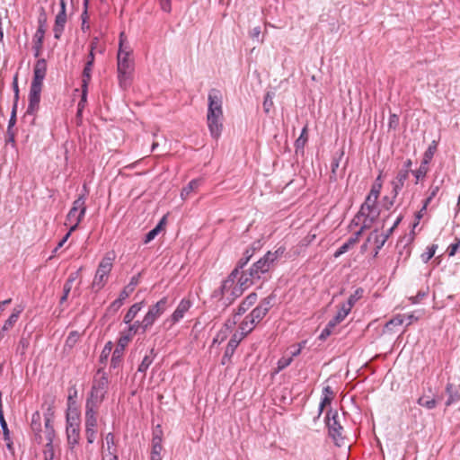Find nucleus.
<instances>
[{
	"label": "nucleus",
	"instance_id": "5fc2aeb1",
	"mask_svg": "<svg viewBox=\"0 0 460 460\" xmlns=\"http://www.w3.org/2000/svg\"><path fill=\"white\" fill-rule=\"evenodd\" d=\"M234 284L233 282H231V280H228L227 279H225L222 282L219 295L224 296L226 295V293H227L229 290H231L234 288Z\"/></svg>",
	"mask_w": 460,
	"mask_h": 460
},
{
	"label": "nucleus",
	"instance_id": "39448f33",
	"mask_svg": "<svg viewBox=\"0 0 460 460\" xmlns=\"http://www.w3.org/2000/svg\"><path fill=\"white\" fill-rule=\"evenodd\" d=\"M109 380L107 376L102 373V376H95L93 380L92 388L86 400V405L91 407H99L103 402L108 392Z\"/></svg>",
	"mask_w": 460,
	"mask_h": 460
},
{
	"label": "nucleus",
	"instance_id": "2f4dec72",
	"mask_svg": "<svg viewBox=\"0 0 460 460\" xmlns=\"http://www.w3.org/2000/svg\"><path fill=\"white\" fill-rule=\"evenodd\" d=\"M255 325H251L249 319H247V316L244 318V320L240 324V330L241 332H235L234 334H242V340L250 333Z\"/></svg>",
	"mask_w": 460,
	"mask_h": 460
},
{
	"label": "nucleus",
	"instance_id": "9b49d317",
	"mask_svg": "<svg viewBox=\"0 0 460 460\" xmlns=\"http://www.w3.org/2000/svg\"><path fill=\"white\" fill-rule=\"evenodd\" d=\"M400 436L397 437V441L394 438H387L385 442L386 456L384 455L385 460H402L399 456L400 450L398 446L400 445Z\"/></svg>",
	"mask_w": 460,
	"mask_h": 460
},
{
	"label": "nucleus",
	"instance_id": "13d9d810",
	"mask_svg": "<svg viewBox=\"0 0 460 460\" xmlns=\"http://www.w3.org/2000/svg\"><path fill=\"white\" fill-rule=\"evenodd\" d=\"M13 93H14L13 103H16V105H18V101H19V86H18V75H15L14 77H13Z\"/></svg>",
	"mask_w": 460,
	"mask_h": 460
},
{
	"label": "nucleus",
	"instance_id": "a211bd4d",
	"mask_svg": "<svg viewBox=\"0 0 460 460\" xmlns=\"http://www.w3.org/2000/svg\"><path fill=\"white\" fill-rule=\"evenodd\" d=\"M44 34H45V29L43 28L42 25H40L34 34V37H33V40H34L33 49L35 50L34 56L36 58H38L40 54V50L42 49V44H43Z\"/></svg>",
	"mask_w": 460,
	"mask_h": 460
},
{
	"label": "nucleus",
	"instance_id": "69168bd1",
	"mask_svg": "<svg viewBox=\"0 0 460 460\" xmlns=\"http://www.w3.org/2000/svg\"><path fill=\"white\" fill-rule=\"evenodd\" d=\"M437 248H438L437 244H432L427 248V252L425 253L426 254V258H425L426 261L430 260L435 255Z\"/></svg>",
	"mask_w": 460,
	"mask_h": 460
},
{
	"label": "nucleus",
	"instance_id": "58836bf2",
	"mask_svg": "<svg viewBox=\"0 0 460 460\" xmlns=\"http://www.w3.org/2000/svg\"><path fill=\"white\" fill-rule=\"evenodd\" d=\"M140 274H137L136 276H133L128 283V286H126L122 291L127 292L128 297L129 295L134 291L136 286L139 282Z\"/></svg>",
	"mask_w": 460,
	"mask_h": 460
},
{
	"label": "nucleus",
	"instance_id": "ea45409f",
	"mask_svg": "<svg viewBox=\"0 0 460 460\" xmlns=\"http://www.w3.org/2000/svg\"><path fill=\"white\" fill-rule=\"evenodd\" d=\"M112 348H113V344H112L111 341H108L105 344V346H104V348H103V349H102V351L101 353V356H100L101 363H104V362L107 361V359H108V358H109V356H110V354H111V352L112 350Z\"/></svg>",
	"mask_w": 460,
	"mask_h": 460
},
{
	"label": "nucleus",
	"instance_id": "49530a36",
	"mask_svg": "<svg viewBox=\"0 0 460 460\" xmlns=\"http://www.w3.org/2000/svg\"><path fill=\"white\" fill-rule=\"evenodd\" d=\"M54 455L53 443H47L43 449L44 460H53Z\"/></svg>",
	"mask_w": 460,
	"mask_h": 460
},
{
	"label": "nucleus",
	"instance_id": "603ef678",
	"mask_svg": "<svg viewBox=\"0 0 460 460\" xmlns=\"http://www.w3.org/2000/svg\"><path fill=\"white\" fill-rule=\"evenodd\" d=\"M0 425L3 430L4 439V441L10 440V431L7 427V423L4 420V414H0Z\"/></svg>",
	"mask_w": 460,
	"mask_h": 460
},
{
	"label": "nucleus",
	"instance_id": "09e8293b",
	"mask_svg": "<svg viewBox=\"0 0 460 460\" xmlns=\"http://www.w3.org/2000/svg\"><path fill=\"white\" fill-rule=\"evenodd\" d=\"M273 95L272 93L268 92L264 97L263 109L266 113H269L273 106Z\"/></svg>",
	"mask_w": 460,
	"mask_h": 460
},
{
	"label": "nucleus",
	"instance_id": "4c0bfd02",
	"mask_svg": "<svg viewBox=\"0 0 460 460\" xmlns=\"http://www.w3.org/2000/svg\"><path fill=\"white\" fill-rule=\"evenodd\" d=\"M274 299H275V295L270 294V296H268L267 297H265L264 299H262L261 301L259 306L261 307V309H264L263 311L268 314V312L273 305Z\"/></svg>",
	"mask_w": 460,
	"mask_h": 460
},
{
	"label": "nucleus",
	"instance_id": "052dcab7",
	"mask_svg": "<svg viewBox=\"0 0 460 460\" xmlns=\"http://www.w3.org/2000/svg\"><path fill=\"white\" fill-rule=\"evenodd\" d=\"M85 433H86L87 442L89 444L93 443V441L95 439V436H96V428L85 429Z\"/></svg>",
	"mask_w": 460,
	"mask_h": 460
},
{
	"label": "nucleus",
	"instance_id": "9d476101",
	"mask_svg": "<svg viewBox=\"0 0 460 460\" xmlns=\"http://www.w3.org/2000/svg\"><path fill=\"white\" fill-rule=\"evenodd\" d=\"M168 306V298L164 296L155 305H152L144 317V326L151 327L155 320L164 314Z\"/></svg>",
	"mask_w": 460,
	"mask_h": 460
},
{
	"label": "nucleus",
	"instance_id": "37998d69",
	"mask_svg": "<svg viewBox=\"0 0 460 460\" xmlns=\"http://www.w3.org/2000/svg\"><path fill=\"white\" fill-rule=\"evenodd\" d=\"M402 323V318H401L400 315H397L396 317L391 319L389 322H387L385 325V332H391L393 331L394 327L399 326Z\"/></svg>",
	"mask_w": 460,
	"mask_h": 460
},
{
	"label": "nucleus",
	"instance_id": "423d86ee",
	"mask_svg": "<svg viewBox=\"0 0 460 460\" xmlns=\"http://www.w3.org/2000/svg\"><path fill=\"white\" fill-rule=\"evenodd\" d=\"M84 193L81 194L74 202L66 216V224L71 225L70 232H74L83 220L86 212V186L84 185Z\"/></svg>",
	"mask_w": 460,
	"mask_h": 460
},
{
	"label": "nucleus",
	"instance_id": "f3484780",
	"mask_svg": "<svg viewBox=\"0 0 460 460\" xmlns=\"http://www.w3.org/2000/svg\"><path fill=\"white\" fill-rule=\"evenodd\" d=\"M446 391L448 394V399L446 404L451 405L460 400V386L455 385L454 384L448 383L446 387Z\"/></svg>",
	"mask_w": 460,
	"mask_h": 460
},
{
	"label": "nucleus",
	"instance_id": "e433bc0d",
	"mask_svg": "<svg viewBox=\"0 0 460 460\" xmlns=\"http://www.w3.org/2000/svg\"><path fill=\"white\" fill-rule=\"evenodd\" d=\"M425 314V310L423 308L417 309L412 313H409L406 314V319L408 321L407 324H411L414 322L420 319Z\"/></svg>",
	"mask_w": 460,
	"mask_h": 460
},
{
	"label": "nucleus",
	"instance_id": "a878e982",
	"mask_svg": "<svg viewBox=\"0 0 460 460\" xmlns=\"http://www.w3.org/2000/svg\"><path fill=\"white\" fill-rule=\"evenodd\" d=\"M349 314V312L348 311V309L344 308L341 305L336 315L332 320L329 321L328 323H330V327H335L336 325H338L346 318V316Z\"/></svg>",
	"mask_w": 460,
	"mask_h": 460
},
{
	"label": "nucleus",
	"instance_id": "bf43d9fd",
	"mask_svg": "<svg viewBox=\"0 0 460 460\" xmlns=\"http://www.w3.org/2000/svg\"><path fill=\"white\" fill-rule=\"evenodd\" d=\"M460 248V238L455 243H451L447 248V253L450 257L455 256Z\"/></svg>",
	"mask_w": 460,
	"mask_h": 460
},
{
	"label": "nucleus",
	"instance_id": "0e129e2a",
	"mask_svg": "<svg viewBox=\"0 0 460 460\" xmlns=\"http://www.w3.org/2000/svg\"><path fill=\"white\" fill-rule=\"evenodd\" d=\"M427 293L425 291L420 290L416 296H410L408 297L409 301L411 302V304H416L417 302L420 301L423 297H425Z\"/></svg>",
	"mask_w": 460,
	"mask_h": 460
},
{
	"label": "nucleus",
	"instance_id": "f704fd0d",
	"mask_svg": "<svg viewBox=\"0 0 460 460\" xmlns=\"http://www.w3.org/2000/svg\"><path fill=\"white\" fill-rule=\"evenodd\" d=\"M45 420V429H46V438L48 442L47 443H53L54 436H55V430L52 425V420H49V418L47 417V420Z\"/></svg>",
	"mask_w": 460,
	"mask_h": 460
},
{
	"label": "nucleus",
	"instance_id": "20e7f679",
	"mask_svg": "<svg viewBox=\"0 0 460 460\" xmlns=\"http://www.w3.org/2000/svg\"><path fill=\"white\" fill-rule=\"evenodd\" d=\"M135 64L131 57L127 53H118L117 55V72L119 87L123 90L128 89L133 81Z\"/></svg>",
	"mask_w": 460,
	"mask_h": 460
},
{
	"label": "nucleus",
	"instance_id": "f257e3e1",
	"mask_svg": "<svg viewBox=\"0 0 460 460\" xmlns=\"http://www.w3.org/2000/svg\"><path fill=\"white\" fill-rule=\"evenodd\" d=\"M286 249L279 247L275 252L269 251L263 257L254 262L247 270H243L239 277L242 286H251L261 279L264 274L272 270L279 259H280Z\"/></svg>",
	"mask_w": 460,
	"mask_h": 460
},
{
	"label": "nucleus",
	"instance_id": "c03bdc74",
	"mask_svg": "<svg viewBox=\"0 0 460 460\" xmlns=\"http://www.w3.org/2000/svg\"><path fill=\"white\" fill-rule=\"evenodd\" d=\"M31 426V429L33 431H35V432L40 431L41 424H40V414L39 411H36L32 414Z\"/></svg>",
	"mask_w": 460,
	"mask_h": 460
},
{
	"label": "nucleus",
	"instance_id": "a19ab883",
	"mask_svg": "<svg viewBox=\"0 0 460 460\" xmlns=\"http://www.w3.org/2000/svg\"><path fill=\"white\" fill-rule=\"evenodd\" d=\"M307 138H308V136H307V128L305 127L303 129H302V132L299 136V137L296 140V147L298 149V148H303L307 141Z\"/></svg>",
	"mask_w": 460,
	"mask_h": 460
},
{
	"label": "nucleus",
	"instance_id": "dca6fc26",
	"mask_svg": "<svg viewBox=\"0 0 460 460\" xmlns=\"http://www.w3.org/2000/svg\"><path fill=\"white\" fill-rule=\"evenodd\" d=\"M98 408L85 404V429L97 427L96 412Z\"/></svg>",
	"mask_w": 460,
	"mask_h": 460
},
{
	"label": "nucleus",
	"instance_id": "4be33fe9",
	"mask_svg": "<svg viewBox=\"0 0 460 460\" xmlns=\"http://www.w3.org/2000/svg\"><path fill=\"white\" fill-rule=\"evenodd\" d=\"M143 304L144 302H139V303H135L134 305H132L128 311L126 313L125 316H124V319H123V322L125 323H132V321L135 319V317L137 316V314L140 312V310L142 309L143 307Z\"/></svg>",
	"mask_w": 460,
	"mask_h": 460
},
{
	"label": "nucleus",
	"instance_id": "e2e57ef3",
	"mask_svg": "<svg viewBox=\"0 0 460 460\" xmlns=\"http://www.w3.org/2000/svg\"><path fill=\"white\" fill-rule=\"evenodd\" d=\"M334 327H330V323H327L326 327L322 331L319 340L324 341L327 337H329L333 330Z\"/></svg>",
	"mask_w": 460,
	"mask_h": 460
},
{
	"label": "nucleus",
	"instance_id": "412c9836",
	"mask_svg": "<svg viewBox=\"0 0 460 460\" xmlns=\"http://www.w3.org/2000/svg\"><path fill=\"white\" fill-rule=\"evenodd\" d=\"M259 305H257L252 312L247 315L251 325H256L259 323L267 314Z\"/></svg>",
	"mask_w": 460,
	"mask_h": 460
},
{
	"label": "nucleus",
	"instance_id": "393cba45",
	"mask_svg": "<svg viewBox=\"0 0 460 460\" xmlns=\"http://www.w3.org/2000/svg\"><path fill=\"white\" fill-rule=\"evenodd\" d=\"M363 289L361 288H358L355 290V292L349 296L347 303L345 304H342L341 305L348 309L349 312L351 311V308L353 307V305L356 304V302L360 299L363 296Z\"/></svg>",
	"mask_w": 460,
	"mask_h": 460
},
{
	"label": "nucleus",
	"instance_id": "6ab92c4d",
	"mask_svg": "<svg viewBox=\"0 0 460 460\" xmlns=\"http://www.w3.org/2000/svg\"><path fill=\"white\" fill-rule=\"evenodd\" d=\"M257 301V294L251 293L247 296L243 301L240 304L237 310V314L241 315L244 314L252 305H253Z\"/></svg>",
	"mask_w": 460,
	"mask_h": 460
},
{
	"label": "nucleus",
	"instance_id": "774afa93",
	"mask_svg": "<svg viewBox=\"0 0 460 460\" xmlns=\"http://www.w3.org/2000/svg\"><path fill=\"white\" fill-rule=\"evenodd\" d=\"M159 4L164 12L170 13L172 10L171 0H159Z\"/></svg>",
	"mask_w": 460,
	"mask_h": 460
},
{
	"label": "nucleus",
	"instance_id": "bb28decb",
	"mask_svg": "<svg viewBox=\"0 0 460 460\" xmlns=\"http://www.w3.org/2000/svg\"><path fill=\"white\" fill-rule=\"evenodd\" d=\"M165 217H164L160 222L158 223V225L154 228L152 229L151 231H149L146 236H145V239H144V243H148L149 242H151L153 239L155 238V236L159 234V232L161 231L163 226L164 225L165 223Z\"/></svg>",
	"mask_w": 460,
	"mask_h": 460
},
{
	"label": "nucleus",
	"instance_id": "680f3d73",
	"mask_svg": "<svg viewBox=\"0 0 460 460\" xmlns=\"http://www.w3.org/2000/svg\"><path fill=\"white\" fill-rule=\"evenodd\" d=\"M292 357H289V358H281L279 362H278V368L279 370H282L284 369L285 367H287L288 366H289L292 362Z\"/></svg>",
	"mask_w": 460,
	"mask_h": 460
},
{
	"label": "nucleus",
	"instance_id": "f8f14e48",
	"mask_svg": "<svg viewBox=\"0 0 460 460\" xmlns=\"http://www.w3.org/2000/svg\"><path fill=\"white\" fill-rule=\"evenodd\" d=\"M223 117L207 116L208 127L213 138L217 139L223 130Z\"/></svg>",
	"mask_w": 460,
	"mask_h": 460
},
{
	"label": "nucleus",
	"instance_id": "c9c22d12",
	"mask_svg": "<svg viewBox=\"0 0 460 460\" xmlns=\"http://www.w3.org/2000/svg\"><path fill=\"white\" fill-rule=\"evenodd\" d=\"M133 336L130 335L126 331H123L120 334V337L118 341V345L116 348H121V349L125 350V348L128 346L129 341L132 340Z\"/></svg>",
	"mask_w": 460,
	"mask_h": 460
},
{
	"label": "nucleus",
	"instance_id": "b1692460",
	"mask_svg": "<svg viewBox=\"0 0 460 460\" xmlns=\"http://www.w3.org/2000/svg\"><path fill=\"white\" fill-rule=\"evenodd\" d=\"M128 324V327L125 331L132 336H134L135 334H137L138 332L145 333L146 331L149 328V327L144 326V319L141 322L136 321L134 323H130Z\"/></svg>",
	"mask_w": 460,
	"mask_h": 460
},
{
	"label": "nucleus",
	"instance_id": "0eeeda50",
	"mask_svg": "<svg viewBox=\"0 0 460 460\" xmlns=\"http://www.w3.org/2000/svg\"><path fill=\"white\" fill-rule=\"evenodd\" d=\"M112 260L113 258L107 254L101 261L92 284V288L96 291L101 290L106 284L109 274L112 269Z\"/></svg>",
	"mask_w": 460,
	"mask_h": 460
},
{
	"label": "nucleus",
	"instance_id": "5701e85b",
	"mask_svg": "<svg viewBox=\"0 0 460 460\" xmlns=\"http://www.w3.org/2000/svg\"><path fill=\"white\" fill-rule=\"evenodd\" d=\"M66 435H67V443L73 447H75L79 440V429L77 427L70 424L66 427Z\"/></svg>",
	"mask_w": 460,
	"mask_h": 460
},
{
	"label": "nucleus",
	"instance_id": "6e6552de",
	"mask_svg": "<svg viewBox=\"0 0 460 460\" xmlns=\"http://www.w3.org/2000/svg\"><path fill=\"white\" fill-rule=\"evenodd\" d=\"M326 425L328 427L329 435L333 439L337 446H341L343 442L344 437L342 436L343 427L341 424L338 412L330 410L326 416Z\"/></svg>",
	"mask_w": 460,
	"mask_h": 460
},
{
	"label": "nucleus",
	"instance_id": "2eb2a0df",
	"mask_svg": "<svg viewBox=\"0 0 460 460\" xmlns=\"http://www.w3.org/2000/svg\"><path fill=\"white\" fill-rule=\"evenodd\" d=\"M66 22V8L61 7L60 12L57 14L54 24V37L59 39L63 31L64 26Z\"/></svg>",
	"mask_w": 460,
	"mask_h": 460
},
{
	"label": "nucleus",
	"instance_id": "338daca9",
	"mask_svg": "<svg viewBox=\"0 0 460 460\" xmlns=\"http://www.w3.org/2000/svg\"><path fill=\"white\" fill-rule=\"evenodd\" d=\"M350 249V246L347 243H344L335 252H334V257L335 258H338L340 257L341 255H342L343 253L347 252Z\"/></svg>",
	"mask_w": 460,
	"mask_h": 460
},
{
	"label": "nucleus",
	"instance_id": "6e6d98bb",
	"mask_svg": "<svg viewBox=\"0 0 460 460\" xmlns=\"http://www.w3.org/2000/svg\"><path fill=\"white\" fill-rule=\"evenodd\" d=\"M17 106L16 103L13 104L11 117L8 122L7 131H10V129H13V127L16 123V112H17Z\"/></svg>",
	"mask_w": 460,
	"mask_h": 460
},
{
	"label": "nucleus",
	"instance_id": "de8ad7c7",
	"mask_svg": "<svg viewBox=\"0 0 460 460\" xmlns=\"http://www.w3.org/2000/svg\"><path fill=\"white\" fill-rule=\"evenodd\" d=\"M53 404H54V399H51L49 402H45L42 404L43 408L46 407V412L44 413V420H47V417H49V420H52V418L54 416Z\"/></svg>",
	"mask_w": 460,
	"mask_h": 460
},
{
	"label": "nucleus",
	"instance_id": "7ed1b4c3",
	"mask_svg": "<svg viewBox=\"0 0 460 460\" xmlns=\"http://www.w3.org/2000/svg\"><path fill=\"white\" fill-rule=\"evenodd\" d=\"M376 199L373 198L372 195H367L365 202L361 205V208L358 214L354 217L351 221L350 227L352 226H358L362 225V228H370L374 221L379 216V209L376 205Z\"/></svg>",
	"mask_w": 460,
	"mask_h": 460
},
{
	"label": "nucleus",
	"instance_id": "c756f323",
	"mask_svg": "<svg viewBox=\"0 0 460 460\" xmlns=\"http://www.w3.org/2000/svg\"><path fill=\"white\" fill-rule=\"evenodd\" d=\"M153 352H154V349H152L150 350L149 355H146L144 357L142 362L138 366V368H137L138 372L143 373V374H145L146 372V370L148 369V367H150V365L153 363V360H154V357L152 356Z\"/></svg>",
	"mask_w": 460,
	"mask_h": 460
},
{
	"label": "nucleus",
	"instance_id": "473e14b6",
	"mask_svg": "<svg viewBox=\"0 0 460 460\" xmlns=\"http://www.w3.org/2000/svg\"><path fill=\"white\" fill-rule=\"evenodd\" d=\"M126 298H128L127 292L121 291L119 298H117L111 304L109 311L117 312L121 307Z\"/></svg>",
	"mask_w": 460,
	"mask_h": 460
},
{
	"label": "nucleus",
	"instance_id": "3c124183",
	"mask_svg": "<svg viewBox=\"0 0 460 460\" xmlns=\"http://www.w3.org/2000/svg\"><path fill=\"white\" fill-rule=\"evenodd\" d=\"M381 188H382V184L380 182V177H378L376 180V181L374 182V184L372 185L371 190L368 195H372L373 198L377 199L380 190H381Z\"/></svg>",
	"mask_w": 460,
	"mask_h": 460
},
{
	"label": "nucleus",
	"instance_id": "c85d7f7f",
	"mask_svg": "<svg viewBox=\"0 0 460 460\" xmlns=\"http://www.w3.org/2000/svg\"><path fill=\"white\" fill-rule=\"evenodd\" d=\"M123 355L124 350L121 348H115L111 355V367L113 368L118 367L121 363Z\"/></svg>",
	"mask_w": 460,
	"mask_h": 460
},
{
	"label": "nucleus",
	"instance_id": "ddd939ff",
	"mask_svg": "<svg viewBox=\"0 0 460 460\" xmlns=\"http://www.w3.org/2000/svg\"><path fill=\"white\" fill-rule=\"evenodd\" d=\"M242 341V334H233L231 339L228 341V344L226 348L224 356L222 358V364H226L231 357L234 355L236 348L238 347L239 343Z\"/></svg>",
	"mask_w": 460,
	"mask_h": 460
},
{
	"label": "nucleus",
	"instance_id": "864d4df0",
	"mask_svg": "<svg viewBox=\"0 0 460 460\" xmlns=\"http://www.w3.org/2000/svg\"><path fill=\"white\" fill-rule=\"evenodd\" d=\"M123 36H124V33L123 32L120 33L119 46L118 53H127L128 57H131L132 50L130 49V48L128 46L125 45Z\"/></svg>",
	"mask_w": 460,
	"mask_h": 460
},
{
	"label": "nucleus",
	"instance_id": "4d7b16f0",
	"mask_svg": "<svg viewBox=\"0 0 460 460\" xmlns=\"http://www.w3.org/2000/svg\"><path fill=\"white\" fill-rule=\"evenodd\" d=\"M72 287H73L72 283H68L66 281L65 282L64 287H63V295L60 297L61 304H63L64 302H66L67 300V297L72 289Z\"/></svg>",
	"mask_w": 460,
	"mask_h": 460
},
{
	"label": "nucleus",
	"instance_id": "a18cd8bd",
	"mask_svg": "<svg viewBox=\"0 0 460 460\" xmlns=\"http://www.w3.org/2000/svg\"><path fill=\"white\" fill-rule=\"evenodd\" d=\"M418 403L427 409H433L436 406L435 399L425 396L420 397Z\"/></svg>",
	"mask_w": 460,
	"mask_h": 460
},
{
	"label": "nucleus",
	"instance_id": "cd10ccee",
	"mask_svg": "<svg viewBox=\"0 0 460 460\" xmlns=\"http://www.w3.org/2000/svg\"><path fill=\"white\" fill-rule=\"evenodd\" d=\"M200 184V181L198 179H194L190 181L186 187H184L181 190V197L182 199L188 198V196L196 189L199 188Z\"/></svg>",
	"mask_w": 460,
	"mask_h": 460
},
{
	"label": "nucleus",
	"instance_id": "aec40b11",
	"mask_svg": "<svg viewBox=\"0 0 460 460\" xmlns=\"http://www.w3.org/2000/svg\"><path fill=\"white\" fill-rule=\"evenodd\" d=\"M93 66V64H92L91 61H86L84 70H83L82 88H84V95L85 94V92L87 91L88 84L92 78Z\"/></svg>",
	"mask_w": 460,
	"mask_h": 460
},
{
	"label": "nucleus",
	"instance_id": "8fccbe9b",
	"mask_svg": "<svg viewBox=\"0 0 460 460\" xmlns=\"http://www.w3.org/2000/svg\"><path fill=\"white\" fill-rule=\"evenodd\" d=\"M358 226H360L359 229L352 236H350L348 239V241L346 242L350 246V248H352L358 242L359 236L361 235L363 231L366 229V228H362V225H358Z\"/></svg>",
	"mask_w": 460,
	"mask_h": 460
},
{
	"label": "nucleus",
	"instance_id": "72a5a7b5",
	"mask_svg": "<svg viewBox=\"0 0 460 460\" xmlns=\"http://www.w3.org/2000/svg\"><path fill=\"white\" fill-rule=\"evenodd\" d=\"M20 311L13 312L9 318L4 322L2 329L3 332L8 331L13 327L15 323L18 321Z\"/></svg>",
	"mask_w": 460,
	"mask_h": 460
},
{
	"label": "nucleus",
	"instance_id": "4468645a",
	"mask_svg": "<svg viewBox=\"0 0 460 460\" xmlns=\"http://www.w3.org/2000/svg\"><path fill=\"white\" fill-rule=\"evenodd\" d=\"M191 306V302L190 299L183 298L178 305L175 311L172 313V314L170 317V321L172 324H174L178 323L181 319L183 318L186 312L189 311V309Z\"/></svg>",
	"mask_w": 460,
	"mask_h": 460
},
{
	"label": "nucleus",
	"instance_id": "79ce46f5",
	"mask_svg": "<svg viewBox=\"0 0 460 460\" xmlns=\"http://www.w3.org/2000/svg\"><path fill=\"white\" fill-rule=\"evenodd\" d=\"M249 286H242L241 283L238 281L237 285H234V288L231 289V300L229 303H232L233 300H234L235 297L242 295L244 289H246Z\"/></svg>",
	"mask_w": 460,
	"mask_h": 460
},
{
	"label": "nucleus",
	"instance_id": "7c9ffc66",
	"mask_svg": "<svg viewBox=\"0 0 460 460\" xmlns=\"http://www.w3.org/2000/svg\"><path fill=\"white\" fill-rule=\"evenodd\" d=\"M255 251V248H248L244 251L243 257L237 261L238 268H241L243 270V268L247 265L250 259L252 257L253 252Z\"/></svg>",
	"mask_w": 460,
	"mask_h": 460
},
{
	"label": "nucleus",
	"instance_id": "1a4fd4ad",
	"mask_svg": "<svg viewBox=\"0 0 460 460\" xmlns=\"http://www.w3.org/2000/svg\"><path fill=\"white\" fill-rule=\"evenodd\" d=\"M208 113L207 116L224 117L223 114V97L218 89L213 88L209 91L208 96Z\"/></svg>",
	"mask_w": 460,
	"mask_h": 460
},
{
	"label": "nucleus",
	"instance_id": "f03ea898",
	"mask_svg": "<svg viewBox=\"0 0 460 460\" xmlns=\"http://www.w3.org/2000/svg\"><path fill=\"white\" fill-rule=\"evenodd\" d=\"M47 73V62L44 58L38 59L33 69V78L30 88L29 104L25 115H35L39 111L40 93L43 80Z\"/></svg>",
	"mask_w": 460,
	"mask_h": 460
}]
</instances>
